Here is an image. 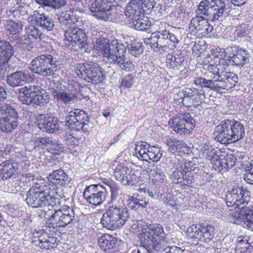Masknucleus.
I'll return each instance as SVG.
<instances>
[{
  "instance_id": "1",
  "label": "nucleus",
  "mask_w": 253,
  "mask_h": 253,
  "mask_svg": "<svg viewBox=\"0 0 253 253\" xmlns=\"http://www.w3.org/2000/svg\"><path fill=\"white\" fill-rule=\"evenodd\" d=\"M209 72L203 77H196L194 84L202 88H208L216 91L228 90L234 87L238 82V77L233 73L222 70L221 65H210Z\"/></svg>"
},
{
  "instance_id": "2",
  "label": "nucleus",
  "mask_w": 253,
  "mask_h": 253,
  "mask_svg": "<svg viewBox=\"0 0 253 253\" xmlns=\"http://www.w3.org/2000/svg\"><path fill=\"white\" fill-rule=\"evenodd\" d=\"M94 48L103 56L106 62L113 64L121 70L127 72L134 69L132 62L124 56L126 47L121 41L103 39L96 42Z\"/></svg>"
},
{
  "instance_id": "3",
  "label": "nucleus",
  "mask_w": 253,
  "mask_h": 253,
  "mask_svg": "<svg viewBox=\"0 0 253 253\" xmlns=\"http://www.w3.org/2000/svg\"><path fill=\"white\" fill-rule=\"evenodd\" d=\"M64 197L60 187L46 185L40 180L30 188L25 200L27 204L33 208L53 207L59 204V199Z\"/></svg>"
},
{
  "instance_id": "4",
  "label": "nucleus",
  "mask_w": 253,
  "mask_h": 253,
  "mask_svg": "<svg viewBox=\"0 0 253 253\" xmlns=\"http://www.w3.org/2000/svg\"><path fill=\"white\" fill-rule=\"evenodd\" d=\"M213 134L216 141L222 144H229L244 137L245 127L240 122L225 120L215 127Z\"/></svg>"
},
{
  "instance_id": "5",
  "label": "nucleus",
  "mask_w": 253,
  "mask_h": 253,
  "mask_svg": "<svg viewBox=\"0 0 253 253\" xmlns=\"http://www.w3.org/2000/svg\"><path fill=\"white\" fill-rule=\"evenodd\" d=\"M49 211V208H46L43 211L39 210L38 214L41 218L48 219L49 224L54 228L65 227L69 225H75L77 222L78 219L72 207L64 205L61 209L55 210L51 215Z\"/></svg>"
},
{
  "instance_id": "6",
  "label": "nucleus",
  "mask_w": 253,
  "mask_h": 253,
  "mask_svg": "<svg viewBox=\"0 0 253 253\" xmlns=\"http://www.w3.org/2000/svg\"><path fill=\"white\" fill-rule=\"evenodd\" d=\"M128 211L125 205L115 204L109 206L101 219L102 226L112 230L120 228L128 220L129 216Z\"/></svg>"
},
{
  "instance_id": "7",
  "label": "nucleus",
  "mask_w": 253,
  "mask_h": 253,
  "mask_svg": "<svg viewBox=\"0 0 253 253\" xmlns=\"http://www.w3.org/2000/svg\"><path fill=\"white\" fill-rule=\"evenodd\" d=\"M196 12L210 21H222L228 15L229 11L227 4L223 0H204L200 3Z\"/></svg>"
},
{
  "instance_id": "8",
  "label": "nucleus",
  "mask_w": 253,
  "mask_h": 253,
  "mask_svg": "<svg viewBox=\"0 0 253 253\" xmlns=\"http://www.w3.org/2000/svg\"><path fill=\"white\" fill-rule=\"evenodd\" d=\"M143 42L149 49L157 52L160 48L175 47L179 41L175 35L164 30L153 33L150 38L144 39Z\"/></svg>"
},
{
  "instance_id": "9",
  "label": "nucleus",
  "mask_w": 253,
  "mask_h": 253,
  "mask_svg": "<svg viewBox=\"0 0 253 253\" xmlns=\"http://www.w3.org/2000/svg\"><path fill=\"white\" fill-rule=\"evenodd\" d=\"M57 60L51 54H42L35 57L30 64V70L43 77L51 76L57 71Z\"/></svg>"
},
{
  "instance_id": "10",
  "label": "nucleus",
  "mask_w": 253,
  "mask_h": 253,
  "mask_svg": "<svg viewBox=\"0 0 253 253\" xmlns=\"http://www.w3.org/2000/svg\"><path fill=\"white\" fill-rule=\"evenodd\" d=\"M18 113L9 104L0 106V131L5 133L12 132L19 125Z\"/></svg>"
},
{
  "instance_id": "11",
  "label": "nucleus",
  "mask_w": 253,
  "mask_h": 253,
  "mask_svg": "<svg viewBox=\"0 0 253 253\" xmlns=\"http://www.w3.org/2000/svg\"><path fill=\"white\" fill-rule=\"evenodd\" d=\"M250 200L251 192L243 186L235 185L227 192L226 203L229 207H246Z\"/></svg>"
},
{
  "instance_id": "12",
  "label": "nucleus",
  "mask_w": 253,
  "mask_h": 253,
  "mask_svg": "<svg viewBox=\"0 0 253 253\" xmlns=\"http://www.w3.org/2000/svg\"><path fill=\"white\" fill-rule=\"evenodd\" d=\"M76 71L80 78L88 83L97 84L103 80L101 67L94 62L88 61L79 64L77 67Z\"/></svg>"
},
{
  "instance_id": "13",
  "label": "nucleus",
  "mask_w": 253,
  "mask_h": 253,
  "mask_svg": "<svg viewBox=\"0 0 253 253\" xmlns=\"http://www.w3.org/2000/svg\"><path fill=\"white\" fill-rule=\"evenodd\" d=\"M49 90L54 99L66 105L75 103L77 100V93L67 88L59 81H50Z\"/></svg>"
},
{
  "instance_id": "14",
  "label": "nucleus",
  "mask_w": 253,
  "mask_h": 253,
  "mask_svg": "<svg viewBox=\"0 0 253 253\" xmlns=\"http://www.w3.org/2000/svg\"><path fill=\"white\" fill-rule=\"evenodd\" d=\"M186 233L193 241L201 245L212 240L214 235V228L203 223L193 224L187 228Z\"/></svg>"
},
{
  "instance_id": "15",
  "label": "nucleus",
  "mask_w": 253,
  "mask_h": 253,
  "mask_svg": "<svg viewBox=\"0 0 253 253\" xmlns=\"http://www.w3.org/2000/svg\"><path fill=\"white\" fill-rule=\"evenodd\" d=\"M220 58H224L227 54L230 64L239 67H242L249 62L251 54L248 50L239 46H228L225 52L224 49H220Z\"/></svg>"
},
{
  "instance_id": "16",
  "label": "nucleus",
  "mask_w": 253,
  "mask_h": 253,
  "mask_svg": "<svg viewBox=\"0 0 253 253\" xmlns=\"http://www.w3.org/2000/svg\"><path fill=\"white\" fill-rule=\"evenodd\" d=\"M66 125L71 129L78 131L88 132L89 127L88 115L82 110L75 109L67 113L66 118Z\"/></svg>"
},
{
  "instance_id": "17",
  "label": "nucleus",
  "mask_w": 253,
  "mask_h": 253,
  "mask_svg": "<svg viewBox=\"0 0 253 253\" xmlns=\"http://www.w3.org/2000/svg\"><path fill=\"white\" fill-rule=\"evenodd\" d=\"M47 97L46 93L42 92L38 87L35 85L26 86L19 90V99L27 105L43 103Z\"/></svg>"
},
{
  "instance_id": "18",
  "label": "nucleus",
  "mask_w": 253,
  "mask_h": 253,
  "mask_svg": "<svg viewBox=\"0 0 253 253\" xmlns=\"http://www.w3.org/2000/svg\"><path fill=\"white\" fill-rule=\"evenodd\" d=\"M169 125L173 130L180 134L190 133L196 125V122L188 113L178 114L169 121Z\"/></svg>"
},
{
  "instance_id": "19",
  "label": "nucleus",
  "mask_w": 253,
  "mask_h": 253,
  "mask_svg": "<svg viewBox=\"0 0 253 253\" xmlns=\"http://www.w3.org/2000/svg\"><path fill=\"white\" fill-rule=\"evenodd\" d=\"M64 41L66 45L83 49L87 45V36L84 30L75 26H69L64 32Z\"/></svg>"
},
{
  "instance_id": "20",
  "label": "nucleus",
  "mask_w": 253,
  "mask_h": 253,
  "mask_svg": "<svg viewBox=\"0 0 253 253\" xmlns=\"http://www.w3.org/2000/svg\"><path fill=\"white\" fill-rule=\"evenodd\" d=\"M107 195L106 188L101 185H91L87 187L83 193L86 201L93 206L102 204Z\"/></svg>"
},
{
  "instance_id": "21",
  "label": "nucleus",
  "mask_w": 253,
  "mask_h": 253,
  "mask_svg": "<svg viewBox=\"0 0 253 253\" xmlns=\"http://www.w3.org/2000/svg\"><path fill=\"white\" fill-rule=\"evenodd\" d=\"M112 1L109 0H95L91 5L90 10L92 15L104 21L110 20L113 13Z\"/></svg>"
},
{
  "instance_id": "22",
  "label": "nucleus",
  "mask_w": 253,
  "mask_h": 253,
  "mask_svg": "<svg viewBox=\"0 0 253 253\" xmlns=\"http://www.w3.org/2000/svg\"><path fill=\"white\" fill-rule=\"evenodd\" d=\"M184 96L182 102L186 107L198 108L203 98L205 97V92L202 89L195 88H187L183 92Z\"/></svg>"
},
{
  "instance_id": "23",
  "label": "nucleus",
  "mask_w": 253,
  "mask_h": 253,
  "mask_svg": "<svg viewBox=\"0 0 253 253\" xmlns=\"http://www.w3.org/2000/svg\"><path fill=\"white\" fill-rule=\"evenodd\" d=\"M198 15L193 18L189 24V29L192 33L196 34L197 33L200 35H206L211 33L213 27L211 26L208 23L210 19H208L204 15Z\"/></svg>"
},
{
  "instance_id": "24",
  "label": "nucleus",
  "mask_w": 253,
  "mask_h": 253,
  "mask_svg": "<svg viewBox=\"0 0 253 253\" xmlns=\"http://www.w3.org/2000/svg\"><path fill=\"white\" fill-rule=\"evenodd\" d=\"M37 125L39 128L46 132L54 133L59 130L60 123L54 117L48 114H39L37 116Z\"/></svg>"
},
{
  "instance_id": "25",
  "label": "nucleus",
  "mask_w": 253,
  "mask_h": 253,
  "mask_svg": "<svg viewBox=\"0 0 253 253\" xmlns=\"http://www.w3.org/2000/svg\"><path fill=\"white\" fill-rule=\"evenodd\" d=\"M29 20L33 24L40 26L47 31H51L55 24L52 18L45 13H40L35 10L29 17Z\"/></svg>"
},
{
  "instance_id": "26",
  "label": "nucleus",
  "mask_w": 253,
  "mask_h": 253,
  "mask_svg": "<svg viewBox=\"0 0 253 253\" xmlns=\"http://www.w3.org/2000/svg\"><path fill=\"white\" fill-rule=\"evenodd\" d=\"M101 249L107 253H114L119 250L120 241L109 234H104L98 239Z\"/></svg>"
},
{
  "instance_id": "27",
  "label": "nucleus",
  "mask_w": 253,
  "mask_h": 253,
  "mask_svg": "<svg viewBox=\"0 0 253 253\" xmlns=\"http://www.w3.org/2000/svg\"><path fill=\"white\" fill-rule=\"evenodd\" d=\"M184 169L179 166L177 167L171 175L172 181L176 184H181L183 185L192 187L193 183L195 181V178L191 176L190 173H185Z\"/></svg>"
},
{
  "instance_id": "28",
  "label": "nucleus",
  "mask_w": 253,
  "mask_h": 253,
  "mask_svg": "<svg viewBox=\"0 0 253 253\" xmlns=\"http://www.w3.org/2000/svg\"><path fill=\"white\" fill-rule=\"evenodd\" d=\"M218 156L213 157L212 161H214L213 166L216 169H218L219 171H227L231 169L235 164L237 160L236 157L233 155H227L223 159L218 158Z\"/></svg>"
},
{
  "instance_id": "29",
  "label": "nucleus",
  "mask_w": 253,
  "mask_h": 253,
  "mask_svg": "<svg viewBox=\"0 0 253 253\" xmlns=\"http://www.w3.org/2000/svg\"><path fill=\"white\" fill-rule=\"evenodd\" d=\"M30 75L23 71H16L7 76V84L14 87L24 85L30 81Z\"/></svg>"
},
{
  "instance_id": "30",
  "label": "nucleus",
  "mask_w": 253,
  "mask_h": 253,
  "mask_svg": "<svg viewBox=\"0 0 253 253\" xmlns=\"http://www.w3.org/2000/svg\"><path fill=\"white\" fill-rule=\"evenodd\" d=\"M18 169V164L14 160H7L0 164V175L7 179L11 177Z\"/></svg>"
},
{
  "instance_id": "31",
  "label": "nucleus",
  "mask_w": 253,
  "mask_h": 253,
  "mask_svg": "<svg viewBox=\"0 0 253 253\" xmlns=\"http://www.w3.org/2000/svg\"><path fill=\"white\" fill-rule=\"evenodd\" d=\"M165 170L164 167L161 165L153 164L149 171L150 179L156 184L164 182L166 179Z\"/></svg>"
},
{
  "instance_id": "32",
  "label": "nucleus",
  "mask_w": 253,
  "mask_h": 253,
  "mask_svg": "<svg viewBox=\"0 0 253 253\" xmlns=\"http://www.w3.org/2000/svg\"><path fill=\"white\" fill-rule=\"evenodd\" d=\"M13 47L5 41H0V65L6 66L12 55Z\"/></svg>"
},
{
  "instance_id": "33",
  "label": "nucleus",
  "mask_w": 253,
  "mask_h": 253,
  "mask_svg": "<svg viewBox=\"0 0 253 253\" xmlns=\"http://www.w3.org/2000/svg\"><path fill=\"white\" fill-rule=\"evenodd\" d=\"M52 184L62 185L70 181L68 175L62 169L53 170L47 177Z\"/></svg>"
},
{
  "instance_id": "34",
  "label": "nucleus",
  "mask_w": 253,
  "mask_h": 253,
  "mask_svg": "<svg viewBox=\"0 0 253 253\" xmlns=\"http://www.w3.org/2000/svg\"><path fill=\"white\" fill-rule=\"evenodd\" d=\"M121 161V159L118 158L113 163L112 168L114 170L115 177L122 182L127 173V171H129V169L127 167H125L124 164Z\"/></svg>"
},
{
  "instance_id": "35",
  "label": "nucleus",
  "mask_w": 253,
  "mask_h": 253,
  "mask_svg": "<svg viewBox=\"0 0 253 253\" xmlns=\"http://www.w3.org/2000/svg\"><path fill=\"white\" fill-rule=\"evenodd\" d=\"M67 10L62 11L57 14L59 22L63 26L67 24H71V23H75L77 21L75 7H67Z\"/></svg>"
},
{
  "instance_id": "36",
  "label": "nucleus",
  "mask_w": 253,
  "mask_h": 253,
  "mask_svg": "<svg viewBox=\"0 0 253 253\" xmlns=\"http://www.w3.org/2000/svg\"><path fill=\"white\" fill-rule=\"evenodd\" d=\"M135 0H131L126 4L125 9V14L130 20L136 19L137 17H140L141 15L140 11L138 5L140 3L136 2Z\"/></svg>"
},
{
  "instance_id": "37",
  "label": "nucleus",
  "mask_w": 253,
  "mask_h": 253,
  "mask_svg": "<svg viewBox=\"0 0 253 253\" xmlns=\"http://www.w3.org/2000/svg\"><path fill=\"white\" fill-rule=\"evenodd\" d=\"M167 145L169 146V151L171 153H185L187 150L186 144L180 140L171 139L167 141Z\"/></svg>"
},
{
  "instance_id": "38",
  "label": "nucleus",
  "mask_w": 253,
  "mask_h": 253,
  "mask_svg": "<svg viewBox=\"0 0 253 253\" xmlns=\"http://www.w3.org/2000/svg\"><path fill=\"white\" fill-rule=\"evenodd\" d=\"M184 61V57L181 54H170L167 56L166 63L168 67L173 70L180 69Z\"/></svg>"
},
{
  "instance_id": "39",
  "label": "nucleus",
  "mask_w": 253,
  "mask_h": 253,
  "mask_svg": "<svg viewBox=\"0 0 253 253\" xmlns=\"http://www.w3.org/2000/svg\"><path fill=\"white\" fill-rule=\"evenodd\" d=\"M146 232L150 235V238L157 241L159 238H163L165 232L163 226L160 224H151L147 226Z\"/></svg>"
},
{
  "instance_id": "40",
  "label": "nucleus",
  "mask_w": 253,
  "mask_h": 253,
  "mask_svg": "<svg viewBox=\"0 0 253 253\" xmlns=\"http://www.w3.org/2000/svg\"><path fill=\"white\" fill-rule=\"evenodd\" d=\"M148 204V200L140 195H138L135 197H131L129 199V202L127 204V206L131 210L137 211L146 208Z\"/></svg>"
},
{
  "instance_id": "41",
  "label": "nucleus",
  "mask_w": 253,
  "mask_h": 253,
  "mask_svg": "<svg viewBox=\"0 0 253 253\" xmlns=\"http://www.w3.org/2000/svg\"><path fill=\"white\" fill-rule=\"evenodd\" d=\"M237 208L238 209V211H236L234 214H232L230 219L231 222L239 224L247 217V215L250 213V209L247 206Z\"/></svg>"
},
{
  "instance_id": "42",
  "label": "nucleus",
  "mask_w": 253,
  "mask_h": 253,
  "mask_svg": "<svg viewBox=\"0 0 253 253\" xmlns=\"http://www.w3.org/2000/svg\"><path fill=\"white\" fill-rule=\"evenodd\" d=\"M145 232L140 233L138 235V237L140 240L141 245L142 246V250L143 252L147 253H154L153 250L151 249L152 245L154 242V239L150 238V235L148 232Z\"/></svg>"
},
{
  "instance_id": "43",
  "label": "nucleus",
  "mask_w": 253,
  "mask_h": 253,
  "mask_svg": "<svg viewBox=\"0 0 253 253\" xmlns=\"http://www.w3.org/2000/svg\"><path fill=\"white\" fill-rule=\"evenodd\" d=\"M149 148V144H147L145 142H143L140 144H136L135 153L138 158L143 161H148Z\"/></svg>"
},
{
  "instance_id": "44",
  "label": "nucleus",
  "mask_w": 253,
  "mask_h": 253,
  "mask_svg": "<svg viewBox=\"0 0 253 253\" xmlns=\"http://www.w3.org/2000/svg\"><path fill=\"white\" fill-rule=\"evenodd\" d=\"M32 141L34 143V149L37 147L41 148H48L49 146H51L52 138L47 136L35 137L33 139Z\"/></svg>"
},
{
  "instance_id": "45",
  "label": "nucleus",
  "mask_w": 253,
  "mask_h": 253,
  "mask_svg": "<svg viewBox=\"0 0 253 253\" xmlns=\"http://www.w3.org/2000/svg\"><path fill=\"white\" fill-rule=\"evenodd\" d=\"M105 184L109 187L111 191V200L109 204L113 203L115 201L119 194L120 187L112 180L107 179Z\"/></svg>"
},
{
  "instance_id": "46",
  "label": "nucleus",
  "mask_w": 253,
  "mask_h": 253,
  "mask_svg": "<svg viewBox=\"0 0 253 253\" xmlns=\"http://www.w3.org/2000/svg\"><path fill=\"white\" fill-rule=\"evenodd\" d=\"M148 160H151L153 162H158L162 157L163 153L161 148L159 147L150 146L149 145L148 153Z\"/></svg>"
},
{
  "instance_id": "47",
  "label": "nucleus",
  "mask_w": 253,
  "mask_h": 253,
  "mask_svg": "<svg viewBox=\"0 0 253 253\" xmlns=\"http://www.w3.org/2000/svg\"><path fill=\"white\" fill-rule=\"evenodd\" d=\"M22 26L21 22L10 20L7 22L6 30L11 35H16L22 31Z\"/></svg>"
},
{
  "instance_id": "48",
  "label": "nucleus",
  "mask_w": 253,
  "mask_h": 253,
  "mask_svg": "<svg viewBox=\"0 0 253 253\" xmlns=\"http://www.w3.org/2000/svg\"><path fill=\"white\" fill-rule=\"evenodd\" d=\"M131 20V25L137 30H146L149 29L151 26L150 22L141 19L140 16L137 17L136 19H132Z\"/></svg>"
},
{
  "instance_id": "49",
  "label": "nucleus",
  "mask_w": 253,
  "mask_h": 253,
  "mask_svg": "<svg viewBox=\"0 0 253 253\" xmlns=\"http://www.w3.org/2000/svg\"><path fill=\"white\" fill-rule=\"evenodd\" d=\"M38 3L45 6H49L58 9L66 4L65 0H39Z\"/></svg>"
},
{
  "instance_id": "50",
  "label": "nucleus",
  "mask_w": 253,
  "mask_h": 253,
  "mask_svg": "<svg viewBox=\"0 0 253 253\" xmlns=\"http://www.w3.org/2000/svg\"><path fill=\"white\" fill-rule=\"evenodd\" d=\"M169 248L170 247L168 245L167 241H165L163 238H159L157 241H154L151 249L153 250V253H155L154 250L161 252L163 251L166 252Z\"/></svg>"
},
{
  "instance_id": "51",
  "label": "nucleus",
  "mask_w": 253,
  "mask_h": 253,
  "mask_svg": "<svg viewBox=\"0 0 253 253\" xmlns=\"http://www.w3.org/2000/svg\"><path fill=\"white\" fill-rule=\"evenodd\" d=\"M128 51L129 53L135 57L140 55L143 53V49L141 42H134L128 46Z\"/></svg>"
},
{
  "instance_id": "52",
  "label": "nucleus",
  "mask_w": 253,
  "mask_h": 253,
  "mask_svg": "<svg viewBox=\"0 0 253 253\" xmlns=\"http://www.w3.org/2000/svg\"><path fill=\"white\" fill-rule=\"evenodd\" d=\"M66 144L69 147L73 148L79 145L82 141L81 138H76L70 134H66L64 137Z\"/></svg>"
},
{
  "instance_id": "53",
  "label": "nucleus",
  "mask_w": 253,
  "mask_h": 253,
  "mask_svg": "<svg viewBox=\"0 0 253 253\" xmlns=\"http://www.w3.org/2000/svg\"><path fill=\"white\" fill-rule=\"evenodd\" d=\"M138 3H140V4L138 5L140 11H146L147 10H151L154 5L153 0H135Z\"/></svg>"
},
{
  "instance_id": "54",
  "label": "nucleus",
  "mask_w": 253,
  "mask_h": 253,
  "mask_svg": "<svg viewBox=\"0 0 253 253\" xmlns=\"http://www.w3.org/2000/svg\"><path fill=\"white\" fill-rule=\"evenodd\" d=\"M27 34L29 37H32L35 39H41L42 33L38 28L34 25H31L27 30Z\"/></svg>"
},
{
  "instance_id": "55",
  "label": "nucleus",
  "mask_w": 253,
  "mask_h": 253,
  "mask_svg": "<svg viewBox=\"0 0 253 253\" xmlns=\"http://www.w3.org/2000/svg\"><path fill=\"white\" fill-rule=\"evenodd\" d=\"M48 148L50 149L51 153L54 155H59L63 150L62 144L56 141H53L52 140L51 146H49Z\"/></svg>"
},
{
  "instance_id": "56",
  "label": "nucleus",
  "mask_w": 253,
  "mask_h": 253,
  "mask_svg": "<svg viewBox=\"0 0 253 253\" xmlns=\"http://www.w3.org/2000/svg\"><path fill=\"white\" fill-rule=\"evenodd\" d=\"M179 166L182 167L183 169H185V173L188 174L190 173L191 176H195V172L193 171L195 169V164L192 161H185L182 163Z\"/></svg>"
},
{
  "instance_id": "57",
  "label": "nucleus",
  "mask_w": 253,
  "mask_h": 253,
  "mask_svg": "<svg viewBox=\"0 0 253 253\" xmlns=\"http://www.w3.org/2000/svg\"><path fill=\"white\" fill-rule=\"evenodd\" d=\"M136 178L137 177L134 173H127L122 183L123 185H132L136 181Z\"/></svg>"
},
{
  "instance_id": "58",
  "label": "nucleus",
  "mask_w": 253,
  "mask_h": 253,
  "mask_svg": "<svg viewBox=\"0 0 253 253\" xmlns=\"http://www.w3.org/2000/svg\"><path fill=\"white\" fill-rule=\"evenodd\" d=\"M134 77L132 75L129 74L123 78L121 82V85L127 88L131 86L133 83Z\"/></svg>"
},
{
  "instance_id": "59",
  "label": "nucleus",
  "mask_w": 253,
  "mask_h": 253,
  "mask_svg": "<svg viewBox=\"0 0 253 253\" xmlns=\"http://www.w3.org/2000/svg\"><path fill=\"white\" fill-rule=\"evenodd\" d=\"M37 245L40 247L42 249H45L46 250L50 249V245L48 244L46 239H39L38 241H36L35 243H37Z\"/></svg>"
},
{
  "instance_id": "60",
  "label": "nucleus",
  "mask_w": 253,
  "mask_h": 253,
  "mask_svg": "<svg viewBox=\"0 0 253 253\" xmlns=\"http://www.w3.org/2000/svg\"><path fill=\"white\" fill-rule=\"evenodd\" d=\"M153 5H154V7H153L152 9L155 11L158 12L160 14H162L166 10L165 6L164 5L156 3L154 1Z\"/></svg>"
},
{
  "instance_id": "61",
  "label": "nucleus",
  "mask_w": 253,
  "mask_h": 253,
  "mask_svg": "<svg viewBox=\"0 0 253 253\" xmlns=\"http://www.w3.org/2000/svg\"><path fill=\"white\" fill-rule=\"evenodd\" d=\"M244 224L248 229L253 231V217L250 215V213L247 215L246 221H245Z\"/></svg>"
},
{
  "instance_id": "62",
  "label": "nucleus",
  "mask_w": 253,
  "mask_h": 253,
  "mask_svg": "<svg viewBox=\"0 0 253 253\" xmlns=\"http://www.w3.org/2000/svg\"><path fill=\"white\" fill-rule=\"evenodd\" d=\"M248 172L244 175V179L249 184H253V171L246 170Z\"/></svg>"
},
{
  "instance_id": "63",
  "label": "nucleus",
  "mask_w": 253,
  "mask_h": 253,
  "mask_svg": "<svg viewBox=\"0 0 253 253\" xmlns=\"http://www.w3.org/2000/svg\"><path fill=\"white\" fill-rule=\"evenodd\" d=\"M48 239H46L48 244L50 245V249L54 248L58 245L57 238L52 237H47Z\"/></svg>"
},
{
  "instance_id": "64",
  "label": "nucleus",
  "mask_w": 253,
  "mask_h": 253,
  "mask_svg": "<svg viewBox=\"0 0 253 253\" xmlns=\"http://www.w3.org/2000/svg\"><path fill=\"white\" fill-rule=\"evenodd\" d=\"M183 250L176 246L170 247L169 249L166 252V253H182Z\"/></svg>"
}]
</instances>
